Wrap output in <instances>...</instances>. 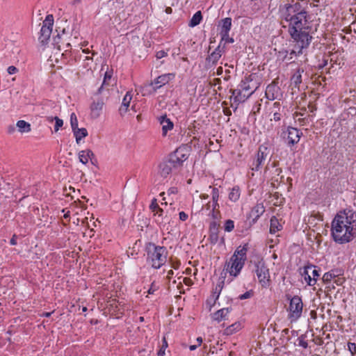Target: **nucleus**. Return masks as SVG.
<instances>
[{"label":"nucleus","instance_id":"f257e3e1","mask_svg":"<svg viewBox=\"0 0 356 356\" xmlns=\"http://www.w3.org/2000/svg\"><path fill=\"white\" fill-rule=\"evenodd\" d=\"M332 236L335 242L344 244L356 236V212L345 209L337 213L332 222Z\"/></svg>","mask_w":356,"mask_h":356},{"label":"nucleus","instance_id":"f03ea898","mask_svg":"<svg viewBox=\"0 0 356 356\" xmlns=\"http://www.w3.org/2000/svg\"><path fill=\"white\" fill-rule=\"evenodd\" d=\"M299 5H285L282 10V15L284 20L289 22V31L291 36L300 35L302 33H308L302 31L307 24V12L299 11Z\"/></svg>","mask_w":356,"mask_h":356},{"label":"nucleus","instance_id":"7ed1b4c3","mask_svg":"<svg viewBox=\"0 0 356 356\" xmlns=\"http://www.w3.org/2000/svg\"><path fill=\"white\" fill-rule=\"evenodd\" d=\"M248 249V244L238 247L229 261L226 263L225 269L230 275L236 277L240 273L247 258Z\"/></svg>","mask_w":356,"mask_h":356},{"label":"nucleus","instance_id":"20e7f679","mask_svg":"<svg viewBox=\"0 0 356 356\" xmlns=\"http://www.w3.org/2000/svg\"><path fill=\"white\" fill-rule=\"evenodd\" d=\"M147 261L154 268H159L167 259L168 251L163 246L149 243L147 246Z\"/></svg>","mask_w":356,"mask_h":356},{"label":"nucleus","instance_id":"39448f33","mask_svg":"<svg viewBox=\"0 0 356 356\" xmlns=\"http://www.w3.org/2000/svg\"><path fill=\"white\" fill-rule=\"evenodd\" d=\"M54 25V17L52 15H48L42 22L38 38L39 42L42 45H46L50 38Z\"/></svg>","mask_w":356,"mask_h":356},{"label":"nucleus","instance_id":"423d86ee","mask_svg":"<svg viewBox=\"0 0 356 356\" xmlns=\"http://www.w3.org/2000/svg\"><path fill=\"white\" fill-rule=\"evenodd\" d=\"M268 159H270V149L266 145H262L259 147L256 159L252 162V170H259Z\"/></svg>","mask_w":356,"mask_h":356},{"label":"nucleus","instance_id":"0eeeda50","mask_svg":"<svg viewBox=\"0 0 356 356\" xmlns=\"http://www.w3.org/2000/svg\"><path fill=\"white\" fill-rule=\"evenodd\" d=\"M293 39L292 49L299 55L302 54L303 49H307L311 42L312 36L309 33H302L300 35L291 36Z\"/></svg>","mask_w":356,"mask_h":356},{"label":"nucleus","instance_id":"6e6552de","mask_svg":"<svg viewBox=\"0 0 356 356\" xmlns=\"http://www.w3.org/2000/svg\"><path fill=\"white\" fill-rule=\"evenodd\" d=\"M173 77L174 75L172 74H165L158 76L154 81L145 85L142 88L144 91L143 95L145 96L147 93L152 92V91L147 90L149 87H152L153 90L152 92H154L163 86L167 84Z\"/></svg>","mask_w":356,"mask_h":356},{"label":"nucleus","instance_id":"1a4fd4ad","mask_svg":"<svg viewBox=\"0 0 356 356\" xmlns=\"http://www.w3.org/2000/svg\"><path fill=\"white\" fill-rule=\"evenodd\" d=\"M255 267V273L260 284L263 287L268 286L270 284V273L269 269L265 263L262 260L259 261L256 264Z\"/></svg>","mask_w":356,"mask_h":356},{"label":"nucleus","instance_id":"9d476101","mask_svg":"<svg viewBox=\"0 0 356 356\" xmlns=\"http://www.w3.org/2000/svg\"><path fill=\"white\" fill-rule=\"evenodd\" d=\"M189 156V149L186 146H181L178 147L170 155V159L171 162L174 163V167L180 165L185 161Z\"/></svg>","mask_w":356,"mask_h":356},{"label":"nucleus","instance_id":"9b49d317","mask_svg":"<svg viewBox=\"0 0 356 356\" xmlns=\"http://www.w3.org/2000/svg\"><path fill=\"white\" fill-rule=\"evenodd\" d=\"M289 311L291 318H298L302 312V299L298 296H293L290 300Z\"/></svg>","mask_w":356,"mask_h":356},{"label":"nucleus","instance_id":"f8f14e48","mask_svg":"<svg viewBox=\"0 0 356 356\" xmlns=\"http://www.w3.org/2000/svg\"><path fill=\"white\" fill-rule=\"evenodd\" d=\"M303 275L308 285L314 286L316 282L317 278L319 277V273L315 266H307L304 269Z\"/></svg>","mask_w":356,"mask_h":356},{"label":"nucleus","instance_id":"ddd939ff","mask_svg":"<svg viewBox=\"0 0 356 356\" xmlns=\"http://www.w3.org/2000/svg\"><path fill=\"white\" fill-rule=\"evenodd\" d=\"M249 84L246 82H242L240 88L233 91V95H235L236 101L244 102L253 93V91L249 92Z\"/></svg>","mask_w":356,"mask_h":356},{"label":"nucleus","instance_id":"4468645a","mask_svg":"<svg viewBox=\"0 0 356 356\" xmlns=\"http://www.w3.org/2000/svg\"><path fill=\"white\" fill-rule=\"evenodd\" d=\"M225 52V44L222 46V44H219L217 48L207 58L208 63L212 65L216 64Z\"/></svg>","mask_w":356,"mask_h":356},{"label":"nucleus","instance_id":"2eb2a0df","mask_svg":"<svg viewBox=\"0 0 356 356\" xmlns=\"http://www.w3.org/2000/svg\"><path fill=\"white\" fill-rule=\"evenodd\" d=\"M301 132L300 130L293 127H289L287 129V138L289 143L294 145L298 143L300 138Z\"/></svg>","mask_w":356,"mask_h":356},{"label":"nucleus","instance_id":"dca6fc26","mask_svg":"<svg viewBox=\"0 0 356 356\" xmlns=\"http://www.w3.org/2000/svg\"><path fill=\"white\" fill-rule=\"evenodd\" d=\"M104 102L102 99H97L92 103L90 106L91 116L93 118H97L102 111Z\"/></svg>","mask_w":356,"mask_h":356},{"label":"nucleus","instance_id":"f3484780","mask_svg":"<svg viewBox=\"0 0 356 356\" xmlns=\"http://www.w3.org/2000/svg\"><path fill=\"white\" fill-rule=\"evenodd\" d=\"M159 121L162 126V135L165 136L168 131L172 129L174 127L173 122L166 115L159 117Z\"/></svg>","mask_w":356,"mask_h":356},{"label":"nucleus","instance_id":"a211bd4d","mask_svg":"<svg viewBox=\"0 0 356 356\" xmlns=\"http://www.w3.org/2000/svg\"><path fill=\"white\" fill-rule=\"evenodd\" d=\"M174 166V163L171 162L170 159L168 161L160 163L159 166L158 173L163 177H166L172 171V167Z\"/></svg>","mask_w":356,"mask_h":356},{"label":"nucleus","instance_id":"6ab92c4d","mask_svg":"<svg viewBox=\"0 0 356 356\" xmlns=\"http://www.w3.org/2000/svg\"><path fill=\"white\" fill-rule=\"evenodd\" d=\"M229 308H222L211 314V318L213 321L220 323L227 319V316L229 313Z\"/></svg>","mask_w":356,"mask_h":356},{"label":"nucleus","instance_id":"aec40b11","mask_svg":"<svg viewBox=\"0 0 356 356\" xmlns=\"http://www.w3.org/2000/svg\"><path fill=\"white\" fill-rule=\"evenodd\" d=\"M264 211L265 208L263 204H257L252 209L251 211L250 212V218H252L253 222H255Z\"/></svg>","mask_w":356,"mask_h":356},{"label":"nucleus","instance_id":"412c9836","mask_svg":"<svg viewBox=\"0 0 356 356\" xmlns=\"http://www.w3.org/2000/svg\"><path fill=\"white\" fill-rule=\"evenodd\" d=\"M79 160L83 164H86L88 163V161L90 160L92 161V158L94 157L93 152L89 149L81 150L78 153Z\"/></svg>","mask_w":356,"mask_h":356},{"label":"nucleus","instance_id":"4be33fe9","mask_svg":"<svg viewBox=\"0 0 356 356\" xmlns=\"http://www.w3.org/2000/svg\"><path fill=\"white\" fill-rule=\"evenodd\" d=\"M131 99H132L131 92H127L122 99V105L119 109L121 115H124V113H127Z\"/></svg>","mask_w":356,"mask_h":356},{"label":"nucleus","instance_id":"5701e85b","mask_svg":"<svg viewBox=\"0 0 356 356\" xmlns=\"http://www.w3.org/2000/svg\"><path fill=\"white\" fill-rule=\"evenodd\" d=\"M279 88L275 85H268L266 89V96L268 99L273 100L277 98Z\"/></svg>","mask_w":356,"mask_h":356},{"label":"nucleus","instance_id":"b1692460","mask_svg":"<svg viewBox=\"0 0 356 356\" xmlns=\"http://www.w3.org/2000/svg\"><path fill=\"white\" fill-rule=\"evenodd\" d=\"M242 325L240 322H235L234 323L232 324L231 325L227 327L224 330V334L226 335H232L237 332H238L240 330H241Z\"/></svg>","mask_w":356,"mask_h":356},{"label":"nucleus","instance_id":"393cba45","mask_svg":"<svg viewBox=\"0 0 356 356\" xmlns=\"http://www.w3.org/2000/svg\"><path fill=\"white\" fill-rule=\"evenodd\" d=\"M74 136L76 138V142L77 144L79 143L80 140L88 136V131L85 128H77L72 131Z\"/></svg>","mask_w":356,"mask_h":356},{"label":"nucleus","instance_id":"a878e982","mask_svg":"<svg viewBox=\"0 0 356 356\" xmlns=\"http://www.w3.org/2000/svg\"><path fill=\"white\" fill-rule=\"evenodd\" d=\"M202 19V16L201 12L200 11L196 12L192 17V18L190 21V23H189V26L191 27H194V26L198 25L200 23Z\"/></svg>","mask_w":356,"mask_h":356},{"label":"nucleus","instance_id":"bb28decb","mask_svg":"<svg viewBox=\"0 0 356 356\" xmlns=\"http://www.w3.org/2000/svg\"><path fill=\"white\" fill-rule=\"evenodd\" d=\"M112 81H113L112 71H106L104 74L102 85L99 88V91L102 90L103 87L110 86L111 84Z\"/></svg>","mask_w":356,"mask_h":356},{"label":"nucleus","instance_id":"cd10ccee","mask_svg":"<svg viewBox=\"0 0 356 356\" xmlns=\"http://www.w3.org/2000/svg\"><path fill=\"white\" fill-rule=\"evenodd\" d=\"M232 26V19L226 17L222 20V27L220 33L229 32Z\"/></svg>","mask_w":356,"mask_h":356},{"label":"nucleus","instance_id":"c85d7f7f","mask_svg":"<svg viewBox=\"0 0 356 356\" xmlns=\"http://www.w3.org/2000/svg\"><path fill=\"white\" fill-rule=\"evenodd\" d=\"M240 197V191L238 187H234L229 193V199L232 202H236Z\"/></svg>","mask_w":356,"mask_h":356},{"label":"nucleus","instance_id":"c756f323","mask_svg":"<svg viewBox=\"0 0 356 356\" xmlns=\"http://www.w3.org/2000/svg\"><path fill=\"white\" fill-rule=\"evenodd\" d=\"M281 225H280L278 220L275 217L270 219V232L272 234L275 233L278 230H280Z\"/></svg>","mask_w":356,"mask_h":356},{"label":"nucleus","instance_id":"7c9ffc66","mask_svg":"<svg viewBox=\"0 0 356 356\" xmlns=\"http://www.w3.org/2000/svg\"><path fill=\"white\" fill-rule=\"evenodd\" d=\"M302 72H303V70H298V71L293 75L291 78V81L295 84L296 86H297L299 83L302 82Z\"/></svg>","mask_w":356,"mask_h":356},{"label":"nucleus","instance_id":"2f4dec72","mask_svg":"<svg viewBox=\"0 0 356 356\" xmlns=\"http://www.w3.org/2000/svg\"><path fill=\"white\" fill-rule=\"evenodd\" d=\"M220 34H221L222 38H221V40L219 44H222V46H223L224 44L225 45L226 43H233L234 42V39L229 36V32L220 33Z\"/></svg>","mask_w":356,"mask_h":356},{"label":"nucleus","instance_id":"473e14b6","mask_svg":"<svg viewBox=\"0 0 356 356\" xmlns=\"http://www.w3.org/2000/svg\"><path fill=\"white\" fill-rule=\"evenodd\" d=\"M224 281L220 280L218 283L216 284L215 289H213V296L215 297V299H218L220 293L223 288Z\"/></svg>","mask_w":356,"mask_h":356},{"label":"nucleus","instance_id":"72a5a7b5","mask_svg":"<svg viewBox=\"0 0 356 356\" xmlns=\"http://www.w3.org/2000/svg\"><path fill=\"white\" fill-rule=\"evenodd\" d=\"M212 199L213 201V209H216V207H218V200L219 197V191L217 188H212Z\"/></svg>","mask_w":356,"mask_h":356},{"label":"nucleus","instance_id":"f704fd0d","mask_svg":"<svg viewBox=\"0 0 356 356\" xmlns=\"http://www.w3.org/2000/svg\"><path fill=\"white\" fill-rule=\"evenodd\" d=\"M70 124H71L72 131L79 128L78 127V120H77L76 115L74 113H72L70 115Z\"/></svg>","mask_w":356,"mask_h":356},{"label":"nucleus","instance_id":"c9c22d12","mask_svg":"<svg viewBox=\"0 0 356 356\" xmlns=\"http://www.w3.org/2000/svg\"><path fill=\"white\" fill-rule=\"evenodd\" d=\"M224 228L226 232H232L234 228V221L232 220H226L225 222Z\"/></svg>","mask_w":356,"mask_h":356},{"label":"nucleus","instance_id":"e433bc0d","mask_svg":"<svg viewBox=\"0 0 356 356\" xmlns=\"http://www.w3.org/2000/svg\"><path fill=\"white\" fill-rule=\"evenodd\" d=\"M286 54L284 56V59L288 61L291 60L294 57H297V56H300L297 52H296L292 49L290 50L289 56H288V51H286Z\"/></svg>","mask_w":356,"mask_h":356},{"label":"nucleus","instance_id":"4c0bfd02","mask_svg":"<svg viewBox=\"0 0 356 356\" xmlns=\"http://www.w3.org/2000/svg\"><path fill=\"white\" fill-rule=\"evenodd\" d=\"M55 125H54V131L57 132L60 127L63 125V120L58 118V117H54Z\"/></svg>","mask_w":356,"mask_h":356},{"label":"nucleus","instance_id":"58836bf2","mask_svg":"<svg viewBox=\"0 0 356 356\" xmlns=\"http://www.w3.org/2000/svg\"><path fill=\"white\" fill-rule=\"evenodd\" d=\"M149 208H150V209L152 210V212H155L156 209H159V207L158 205L156 199L154 198L152 200V203H151V204L149 206Z\"/></svg>","mask_w":356,"mask_h":356},{"label":"nucleus","instance_id":"ea45409f","mask_svg":"<svg viewBox=\"0 0 356 356\" xmlns=\"http://www.w3.org/2000/svg\"><path fill=\"white\" fill-rule=\"evenodd\" d=\"M348 348L352 355L356 353V344L355 343L349 342L348 343Z\"/></svg>","mask_w":356,"mask_h":356},{"label":"nucleus","instance_id":"a19ab883","mask_svg":"<svg viewBox=\"0 0 356 356\" xmlns=\"http://www.w3.org/2000/svg\"><path fill=\"white\" fill-rule=\"evenodd\" d=\"M334 277V275L330 273H326L324 274L323 277V280L325 282H328L332 280V279Z\"/></svg>","mask_w":356,"mask_h":356},{"label":"nucleus","instance_id":"79ce46f5","mask_svg":"<svg viewBox=\"0 0 356 356\" xmlns=\"http://www.w3.org/2000/svg\"><path fill=\"white\" fill-rule=\"evenodd\" d=\"M252 293L251 292V291H247L245 293L239 296V298L241 300L248 299V298H250L252 296Z\"/></svg>","mask_w":356,"mask_h":356},{"label":"nucleus","instance_id":"37998d69","mask_svg":"<svg viewBox=\"0 0 356 356\" xmlns=\"http://www.w3.org/2000/svg\"><path fill=\"white\" fill-rule=\"evenodd\" d=\"M166 55H167V53L165 51L161 50V51H159L156 52V57L158 59H161V58L165 57Z\"/></svg>","mask_w":356,"mask_h":356},{"label":"nucleus","instance_id":"c03bdc74","mask_svg":"<svg viewBox=\"0 0 356 356\" xmlns=\"http://www.w3.org/2000/svg\"><path fill=\"white\" fill-rule=\"evenodd\" d=\"M17 72H18V70L17 67H15V66H10L8 68V74H15Z\"/></svg>","mask_w":356,"mask_h":356},{"label":"nucleus","instance_id":"a18cd8bd","mask_svg":"<svg viewBox=\"0 0 356 356\" xmlns=\"http://www.w3.org/2000/svg\"><path fill=\"white\" fill-rule=\"evenodd\" d=\"M157 290V286L152 283L151 287L148 289L147 293L149 294H153Z\"/></svg>","mask_w":356,"mask_h":356},{"label":"nucleus","instance_id":"49530a36","mask_svg":"<svg viewBox=\"0 0 356 356\" xmlns=\"http://www.w3.org/2000/svg\"><path fill=\"white\" fill-rule=\"evenodd\" d=\"M179 216V219L182 221H184L188 218V215L184 211L180 212Z\"/></svg>","mask_w":356,"mask_h":356},{"label":"nucleus","instance_id":"de8ad7c7","mask_svg":"<svg viewBox=\"0 0 356 356\" xmlns=\"http://www.w3.org/2000/svg\"><path fill=\"white\" fill-rule=\"evenodd\" d=\"M31 131L30 124L24 121V132H29Z\"/></svg>","mask_w":356,"mask_h":356},{"label":"nucleus","instance_id":"09e8293b","mask_svg":"<svg viewBox=\"0 0 356 356\" xmlns=\"http://www.w3.org/2000/svg\"><path fill=\"white\" fill-rule=\"evenodd\" d=\"M15 131V127L13 124L8 126V133L9 134H13Z\"/></svg>","mask_w":356,"mask_h":356},{"label":"nucleus","instance_id":"8fccbe9b","mask_svg":"<svg viewBox=\"0 0 356 356\" xmlns=\"http://www.w3.org/2000/svg\"><path fill=\"white\" fill-rule=\"evenodd\" d=\"M281 119V115L279 113H277V111H275L273 114V120L275 121H279ZM273 120V118L271 119V120Z\"/></svg>","mask_w":356,"mask_h":356},{"label":"nucleus","instance_id":"3c124183","mask_svg":"<svg viewBox=\"0 0 356 356\" xmlns=\"http://www.w3.org/2000/svg\"><path fill=\"white\" fill-rule=\"evenodd\" d=\"M154 213V215H158L159 217H161L163 215V210L159 207V209H156V211Z\"/></svg>","mask_w":356,"mask_h":356},{"label":"nucleus","instance_id":"603ef678","mask_svg":"<svg viewBox=\"0 0 356 356\" xmlns=\"http://www.w3.org/2000/svg\"><path fill=\"white\" fill-rule=\"evenodd\" d=\"M16 126L19 129V131L22 132V120L17 121Z\"/></svg>","mask_w":356,"mask_h":356},{"label":"nucleus","instance_id":"864d4df0","mask_svg":"<svg viewBox=\"0 0 356 356\" xmlns=\"http://www.w3.org/2000/svg\"><path fill=\"white\" fill-rule=\"evenodd\" d=\"M215 210L216 209H213L212 216L213 218L217 219L218 218L219 213L218 211H216Z\"/></svg>","mask_w":356,"mask_h":356},{"label":"nucleus","instance_id":"5fc2aeb1","mask_svg":"<svg viewBox=\"0 0 356 356\" xmlns=\"http://www.w3.org/2000/svg\"><path fill=\"white\" fill-rule=\"evenodd\" d=\"M59 39H60V36H59V34H58V35H56V37H54V43H53V44H54V45L57 44L58 43V40H59Z\"/></svg>","mask_w":356,"mask_h":356},{"label":"nucleus","instance_id":"6e6d98bb","mask_svg":"<svg viewBox=\"0 0 356 356\" xmlns=\"http://www.w3.org/2000/svg\"><path fill=\"white\" fill-rule=\"evenodd\" d=\"M165 349L161 348L158 353V356H164Z\"/></svg>","mask_w":356,"mask_h":356},{"label":"nucleus","instance_id":"4d7b16f0","mask_svg":"<svg viewBox=\"0 0 356 356\" xmlns=\"http://www.w3.org/2000/svg\"><path fill=\"white\" fill-rule=\"evenodd\" d=\"M184 282L186 285H190V284H191V282H192L189 278H184Z\"/></svg>","mask_w":356,"mask_h":356},{"label":"nucleus","instance_id":"13d9d810","mask_svg":"<svg viewBox=\"0 0 356 356\" xmlns=\"http://www.w3.org/2000/svg\"><path fill=\"white\" fill-rule=\"evenodd\" d=\"M196 341L197 342V346H200V345H201V343H202V337H197V338L196 339Z\"/></svg>","mask_w":356,"mask_h":356},{"label":"nucleus","instance_id":"bf43d9fd","mask_svg":"<svg viewBox=\"0 0 356 356\" xmlns=\"http://www.w3.org/2000/svg\"><path fill=\"white\" fill-rule=\"evenodd\" d=\"M11 245H15L17 243L15 236L14 235L13 237L10 240Z\"/></svg>","mask_w":356,"mask_h":356},{"label":"nucleus","instance_id":"052dcab7","mask_svg":"<svg viewBox=\"0 0 356 356\" xmlns=\"http://www.w3.org/2000/svg\"><path fill=\"white\" fill-rule=\"evenodd\" d=\"M173 270H170L168 272V274H167V277L168 279L170 278V276H172L173 275Z\"/></svg>","mask_w":356,"mask_h":356},{"label":"nucleus","instance_id":"680f3d73","mask_svg":"<svg viewBox=\"0 0 356 356\" xmlns=\"http://www.w3.org/2000/svg\"><path fill=\"white\" fill-rule=\"evenodd\" d=\"M52 312H43L42 316L45 317H49Z\"/></svg>","mask_w":356,"mask_h":356},{"label":"nucleus","instance_id":"e2e57ef3","mask_svg":"<svg viewBox=\"0 0 356 356\" xmlns=\"http://www.w3.org/2000/svg\"><path fill=\"white\" fill-rule=\"evenodd\" d=\"M300 345L302 346L304 348H307V343L305 342V341H301L300 343Z\"/></svg>","mask_w":356,"mask_h":356},{"label":"nucleus","instance_id":"0e129e2a","mask_svg":"<svg viewBox=\"0 0 356 356\" xmlns=\"http://www.w3.org/2000/svg\"><path fill=\"white\" fill-rule=\"evenodd\" d=\"M169 193H177V190L174 188H170L169 191H168Z\"/></svg>","mask_w":356,"mask_h":356},{"label":"nucleus","instance_id":"69168bd1","mask_svg":"<svg viewBox=\"0 0 356 356\" xmlns=\"http://www.w3.org/2000/svg\"><path fill=\"white\" fill-rule=\"evenodd\" d=\"M197 345H191L190 346L189 348L191 350H194L197 348Z\"/></svg>","mask_w":356,"mask_h":356},{"label":"nucleus","instance_id":"338daca9","mask_svg":"<svg viewBox=\"0 0 356 356\" xmlns=\"http://www.w3.org/2000/svg\"><path fill=\"white\" fill-rule=\"evenodd\" d=\"M222 72V68L221 67H218L217 70V74H220Z\"/></svg>","mask_w":356,"mask_h":356},{"label":"nucleus","instance_id":"774afa93","mask_svg":"<svg viewBox=\"0 0 356 356\" xmlns=\"http://www.w3.org/2000/svg\"><path fill=\"white\" fill-rule=\"evenodd\" d=\"M167 346H168L167 342H166V341L164 339H163V345L161 348L165 349Z\"/></svg>","mask_w":356,"mask_h":356}]
</instances>
